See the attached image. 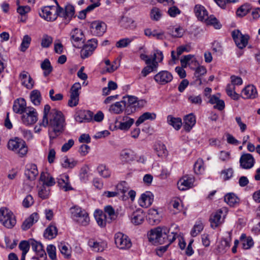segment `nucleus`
I'll list each match as a JSON object with an SVG mask.
<instances>
[{
	"label": "nucleus",
	"instance_id": "nucleus-64",
	"mask_svg": "<svg viewBox=\"0 0 260 260\" xmlns=\"http://www.w3.org/2000/svg\"><path fill=\"white\" fill-rule=\"evenodd\" d=\"M30 245V243L27 241H22L19 243V248L22 251V255L26 254L29 249Z\"/></svg>",
	"mask_w": 260,
	"mask_h": 260
},
{
	"label": "nucleus",
	"instance_id": "nucleus-3",
	"mask_svg": "<svg viewBox=\"0 0 260 260\" xmlns=\"http://www.w3.org/2000/svg\"><path fill=\"white\" fill-rule=\"evenodd\" d=\"M169 230L167 227H157L150 230L148 234L149 240L154 244H162L168 238Z\"/></svg>",
	"mask_w": 260,
	"mask_h": 260
},
{
	"label": "nucleus",
	"instance_id": "nucleus-20",
	"mask_svg": "<svg viewBox=\"0 0 260 260\" xmlns=\"http://www.w3.org/2000/svg\"><path fill=\"white\" fill-rule=\"evenodd\" d=\"M137 98L133 96H126L123 98L122 101L126 103V114L129 115L136 110Z\"/></svg>",
	"mask_w": 260,
	"mask_h": 260
},
{
	"label": "nucleus",
	"instance_id": "nucleus-27",
	"mask_svg": "<svg viewBox=\"0 0 260 260\" xmlns=\"http://www.w3.org/2000/svg\"><path fill=\"white\" fill-rule=\"evenodd\" d=\"M240 165L244 169H250L254 165V158L251 154L243 155L240 158Z\"/></svg>",
	"mask_w": 260,
	"mask_h": 260
},
{
	"label": "nucleus",
	"instance_id": "nucleus-41",
	"mask_svg": "<svg viewBox=\"0 0 260 260\" xmlns=\"http://www.w3.org/2000/svg\"><path fill=\"white\" fill-rule=\"evenodd\" d=\"M95 219L98 225L101 227H105L106 224V215L102 211L96 210L94 213Z\"/></svg>",
	"mask_w": 260,
	"mask_h": 260
},
{
	"label": "nucleus",
	"instance_id": "nucleus-36",
	"mask_svg": "<svg viewBox=\"0 0 260 260\" xmlns=\"http://www.w3.org/2000/svg\"><path fill=\"white\" fill-rule=\"evenodd\" d=\"M93 113L89 111H80L78 113V115L76 117V120L79 122L84 121H89L92 120Z\"/></svg>",
	"mask_w": 260,
	"mask_h": 260
},
{
	"label": "nucleus",
	"instance_id": "nucleus-22",
	"mask_svg": "<svg viewBox=\"0 0 260 260\" xmlns=\"http://www.w3.org/2000/svg\"><path fill=\"white\" fill-rule=\"evenodd\" d=\"M136 154L130 149H124L120 152V159L124 162H129L136 159Z\"/></svg>",
	"mask_w": 260,
	"mask_h": 260
},
{
	"label": "nucleus",
	"instance_id": "nucleus-35",
	"mask_svg": "<svg viewBox=\"0 0 260 260\" xmlns=\"http://www.w3.org/2000/svg\"><path fill=\"white\" fill-rule=\"evenodd\" d=\"M154 151L157 155L161 158H166L168 155V151L165 144L158 142L154 145Z\"/></svg>",
	"mask_w": 260,
	"mask_h": 260
},
{
	"label": "nucleus",
	"instance_id": "nucleus-34",
	"mask_svg": "<svg viewBox=\"0 0 260 260\" xmlns=\"http://www.w3.org/2000/svg\"><path fill=\"white\" fill-rule=\"evenodd\" d=\"M39 174L37 166L35 164H31L27 166L25 171V175L29 180H34Z\"/></svg>",
	"mask_w": 260,
	"mask_h": 260
},
{
	"label": "nucleus",
	"instance_id": "nucleus-25",
	"mask_svg": "<svg viewBox=\"0 0 260 260\" xmlns=\"http://www.w3.org/2000/svg\"><path fill=\"white\" fill-rule=\"evenodd\" d=\"M57 183L59 187L66 191L73 189L70 184L69 177L66 174L59 176Z\"/></svg>",
	"mask_w": 260,
	"mask_h": 260
},
{
	"label": "nucleus",
	"instance_id": "nucleus-53",
	"mask_svg": "<svg viewBox=\"0 0 260 260\" xmlns=\"http://www.w3.org/2000/svg\"><path fill=\"white\" fill-rule=\"evenodd\" d=\"M97 171L102 177L107 178L111 176V172L109 168L104 164H100L97 168Z\"/></svg>",
	"mask_w": 260,
	"mask_h": 260
},
{
	"label": "nucleus",
	"instance_id": "nucleus-51",
	"mask_svg": "<svg viewBox=\"0 0 260 260\" xmlns=\"http://www.w3.org/2000/svg\"><path fill=\"white\" fill-rule=\"evenodd\" d=\"M224 201L230 206H234L238 203L239 199L234 193H228L224 196Z\"/></svg>",
	"mask_w": 260,
	"mask_h": 260
},
{
	"label": "nucleus",
	"instance_id": "nucleus-45",
	"mask_svg": "<svg viewBox=\"0 0 260 260\" xmlns=\"http://www.w3.org/2000/svg\"><path fill=\"white\" fill-rule=\"evenodd\" d=\"M88 245L96 252H102L107 247V244L104 241L98 242L91 240L89 241Z\"/></svg>",
	"mask_w": 260,
	"mask_h": 260
},
{
	"label": "nucleus",
	"instance_id": "nucleus-28",
	"mask_svg": "<svg viewBox=\"0 0 260 260\" xmlns=\"http://www.w3.org/2000/svg\"><path fill=\"white\" fill-rule=\"evenodd\" d=\"M119 25L121 27L124 28H129L133 29L136 27L135 21L131 17L123 16L119 21Z\"/></svg>",
	"mask_w": 260,
	"mask_h": 260
},
{
	"label": "nucleus",
	"instance_id": "nucleus-12",
	"mask_svg": "<svg viewBox=\"0 0 260 260\" xmlns=\"http://www.w3.org/2000/svg\"><path fill=\"white\" fill-rule=\"evenodd\" d=\"M232 36L237 46L241 49L246 46L249 39V35H243L238 29L233 30Z\"/></svg>",
	"mask_w": 260,
	"mask_h": 260
},
{
	"label": "nucleus",
	"instance_id": "nucleus-14",
	"mask_svg": "<svg viewBox=\"0 0 260 260\" xmlns=\"http://www.w3.org/2000/svg\"><path fill=\"white\" fill-rule=\"evenodd\" d=\"M98 45V41L95 39H91L84 44L83 48L81 50V56L83 58H87L90 56L95 49Z\"/></svg>",
	"mask_w": 260,
	"mask_h": 260
},
{
	"label": "nucleus",
	"instance_id": "nucleus-49",
	"mask_svg": "<svg viewBox=\"0 0 260 260\" xmlns=\"http://www.w3.org/2000/svg\"><path fill=\"white\" fill-rule=\"evenodd\" d=\"M30 99L33 104L36 106L39 105L42 100L41 94L40 91L37 89H35L31 91L30 94Z\"/></svg>",
	"mask_w": 260,
	"mask_h": 260
},
{
	"label": "nucleus",
	"instance_id": "nucleus-24",
	"mask_svg": "<svg viewBox=\"0 0 260 260\" xmlns=\"http://www.w3.org/2000/svg\"><path fill=\"white\" fill-rule=\"evenodd\" d=\"M194 12L199 20L204 22L208 18V13L205 8L201 5H196L194 8Z\"/></svg>",
	"mask_w": 260,
	"mask_h": 260
},
{
	"label": "nucleus",
	"instance_id": "nucleus-39",
	"mask_svg": "<svg viewBox=\"0 0 260 260\" xmlns=\"http://www.w3.org/2000/svg\"><path fill=\"white\" fill-rule=\"evenodd\" d=\"M228 234L229 237L222 239L218 245L217 250L219 253L225 252L231 246V232H229Z\"/></svg>",
	"mask_w": 260,
	"mask_h": 260
},
{
	"label": "nucleus",
	"instance_id": "nucleus-13",
	"mask_svg": "<svg viewBox=\"0 0 260 260\" xmlns=\"http://www.w3.org/2000/svg\"><path fill=\"white\" fill-rule=\"evenodd\" d=\"M25 114L22 116V121L26 125H32L38 120V113L35 109L28 107L25 112Z\"/></svg>",
	"mask_w": 260,
	"mask_h": 260
},
{
	"label": "nucleus",
	"instance_id": "nucleus-4",
	"mask_svg": "<svg viewBox=\"0 0 260 260\" xmlns=\"http://www.w3.org/2000/svg\"><path fill=\"white\" fill-rule=\"evenodd\" d=\"M8 148L9 150L18 154L20 157L25 155L28 151L25 142L17 137L9 141Z\"/></svg>",
	"mask_w": 260,
	"mask_h": 260
},
{
	"label": "nucleus",
	"instance_id": "nucleus-11",
	"mask_svg": "<svg viewBox=\"0 0 260 260\" xmlns=\"http://www.w3.org/2000/svg\"><path fill=\"white\" fill-rule=\"evenodd\" d=\"M114 241L116 246L119 249H126L132 246L131 240L127 236L120 232L115 234Z\"/></svg>",
	"mask_w": 260,
	"mask_h": 260
},
{
	"label": "nucleus",
	"instance_id": "nucleus-30",
	"mask_svg": "<svg viewBox=\"0 0 260 260\" xmlns=\"http://www.w3.org/2000/svg\"><path fill=\"white\" fill-rule=\"evenodd\" d=\"M144 34L148 37H153L157 40H163L165 37V32L161 30L151 28H146L144 30Z\"/></svg>",
	"mask_w": 260,
	"mask_h": 260
},
{
	"label": "nucleus",
	"instance_id": "nucleus-56",
	"mask_svg": "<svg viewBox=\"0 0 260 260\" xmlns=\"http://www.w3.org/2000/svg\"><path fill=\"white\" fill-rule=\"evenodd\" d=\"M134 38H125L119 40L116 43V47L118 48H122L128 47Z\"/></svg>",
	"mask_w": 260,
	"mask_h": 260
},
{
	"label": "nucleus",
	"instance_id": "nucleus-5",
	"mask_svg": "<svg viewBox=\"0 0 260 260\" xmlns=\"http://www.w3.org/2000/svg\"><path fill=\"white\" fill-rule=\"evenodd\" d=\"M0 222L7 228H12L16 223L15 216L9 209L2 207L0 208Z\"/></svg>",
	"mask_w": 260,
	"mask_h": 260
},
{
	"label": "nucleus",
	"instance_id": "nucleus-52",
	"mask_svg": "<svg viewBox=\"0 0 260 260\" xmlns=\"http://www.w3.org/2000/svg\"><path fill=\"white\" fill-rule=\"evenodd\" d=\"M207 25L213 26L215 29H219L221 28L222 25L219 21V20L214 16L210 15L208 16V18L206 20L204 21Z\"/></svg>",
	"mask_w": 260,
	"mask_h": 260
},
{
	"label": "nucleus",
	"instance_id": "nucleus-32",
	"mask_svg": "<svg viewBox=\"0 0 260 260\" xmlns=\"http://www.w3.org/2000/svg\"><path fill=\"white\" fill-rule=\"evenodd\" d=\"M196 122L195 116L191 113L186 115L184 118L183 127L187 132H189Z\"/></svg>",
	"mask_w": 260,
	"mask_h": 260
},
{
	"label": "nucleus",
	"instance_id": "nucleus-31",
	"mask_svg": "<svg viewBox=\"0 0 260 260\" xmlns=\"http://www.w3.org/2000/svg\"><path fill=\"white\" fill-rule=\"evenodd\" d=\"M126 103L124 101H121L116 102L114 104L111 105L109 108V111L114 114H118L125 110L126 113Z\"/></svg>",
	"mask_w": 260,
	"mask_h": 260
},
{
	"label": "nucleus",
	"instance_id": "nucleus-17",
	"mask_svg": "<svg viewBox=\"0 0 260 260\" xmlns=\"http://www.w3.org/2000/svg\"><path fill=\"white\" fill-rule=\"evenodd\" d=\"M173 78L172 74L167 71H161L154 77L155 81L160 85H165L170 82Z\"/></svg>",
	"mask_w": 260,
	"mask_h": 260
},
{
	"label": "nucleus",
	"instance_id": "nucleus-43",
	"mask_svg": "<svg viewBox=\"0 0 260 260\" xmlns=\"http://www.w3.org/2000/svg\"><path fill=\"white\" fill-rule=\"evenodd\" d=\"M209 102L211 104H215L214 108L220 111L222 110L225 107L224 102L223 100H220L217 95H213L210 96Z\"/></svg>",
	"mask_w": 260,
	"mask_h": 260
},
{
	"label": "nucleus",
	"instance_id": "nucleus-55",
	"mask_svg": "<svg viewBox=\"0 0 260 260\" xmlns=\"http://www.w3.org/2000/svg\"><path fill=\"white\" fill-rule=\"evenodd\" d=\"M160 216L157 210L150 209L148 211V219L152 220L154 223H157L160 221Z\"/></svg>",
	"mask_w": 260,
	"mask_h": 260
},
{
	"label": "nucleus",
	"instance_id": "nucleus-48",
	"mask_svg": "<svg viewBox=\"0 0 260 260\" xmlns=\"http://www.w3.org/2000/svg\"><path fill=\"white\" fill-rule=\"evenodd\" d=\"M240 240L244 249H248L253 245L254 243L252 238L251 237H247L245 234L241 235Z\"/></svg>",
	"mask_w": 260,
	"mask_h": 260
},
{
	"label": "nucleus",
	"instance_id": "nucleus-10",
	"mask_svg": "<svg viewBox=\"0 0 260 260\" xmlns=\"http://www.w3.org/2000/svg\"><path fill=\"white\" fill-rule=\"evenodd\" d=\"M180 62L182 67H177L175 68V71L181 78L186 77V72L183 68H186L187 65L190 66L191 64H194L195 66L198 64L197 61L193 58V56L190 54L184 56L181 59Z\"/></svg>",
	"mask_w": 260,
	"mask_h": 260
},
{
	"label": "nucleus",
	"instance_id": "nucleus-33",
	"mask_svg": "<svg viewBox=\"0 0 260 260\" xmlns=\"http://www.w3.org/2000/svg\"><path fill=\"white\" fill-rule=\"evenodd\" d=\"M134 123V119L127 116H123L122 120L118 122V128L122 131H127Z\"/></svg>",
	"mask_w": 260,
	"mask_h": 260
},
{
	"label": "nucleus",
	"instance_id": "nucleus-18",
	"mask_svg": "<svg viewBox=\"0 0 260 260\" xmlns=\"http://www.w3.org/2000/svg\"><path fill=\"white\" fill-rule=\"evenodd\" d=\"M194 179L191 176H185L178 182L177 185L179 190H185L193 186Z\"/></svg>",
	"mask_w": 260,
	"mask_h": 260
},
{
	"label": "nucleus",
	"instance_id": "nucleus-29",
	"mask_svg": "<svg viewBox=\"0 0 260 260\" xmlns=\"http://www.w3.org/2000/svg\"><path fill=\"white\" fill-rule=\"evenodd\" d=\"M145 218V214L141 209L137 210L131 216V222L135 225L141 224Z\"/></svg>",
	"mask_w": 260,
	"mask_h": 260
},
{
	"label": "nucleus",
	"instance_id": "nucleus-8",
	"mask_svg": "<svg viewBox=\"0 0 260 260\" xmlns=\"http://www.w3.org/2000/svg\"><path fill=\"white\" fill-rule=\"evenodd\" d=\"M41 17L47 21H53L57 18V5L47 6L41 8L39 12Z\"/></svg>",
	"mask_w": 260,
	"mask_h": 260
},
{
	"label": "nucleus",
	"instance_id": "nucleus-2",
	"mask_svg": "<svg viewBox=\"0 0 260 260\" xmlns=\"http://www.w3.org/2000/svg\"><path fill=\"white\" fill-rule=\"evenodd\" d=\"M71 217L74 222L82 226H87L90 222L87 212L78 206H74L69 210Z\"/></svg>",
	"mask_w": 260,
	"mask_h": 260
},
{
	"label": "nucleus",
	"instance_id": "nucleus-57",
	"mask_svg": "<svg viewBox=\"0 0 260 260\" xmlns=\"http://www.w3.org/2000/svg\"><path fill=\"white\" fill-rule=\"evenodd\" d=\"M150 15L152 20L158 21L162 17V12L158 8L154 7L151 10Z\"/></svg>",
	"mask_w": 260,
	"mask_h": 260
},
{
	"label": "nucleus",
	"instance_id": "nucleus-60",
	"mask_svg": "<svg viewBox=\"0 0 260 260\" xmlns=\"http://www.w3.org/2000/svg\"><path fill=\"white\" fill-rule=\"evenodd\" d=\"M31 39L28 35H25L22 39L21 45L20 50L22 52H25L26 49L29 47Z\"/></svg>",
	"mask_w": 260,
	"mask_h": 260
},
{
	"label": "nucleus",
	"instance_id": "nucleus-59",
	"mask_svg": "<svg viewBox=\"0 0 260 260\" xmlns=\"http://www.w3.org/2000/svg\"><path fill=\"white\" fill-rule=\"evenodd\" d=\"M49 188L45 185L41 186L39 189V197L43 200L48 198L49 197Z\"/></svg>",
	"mask_w": 260,
	"mask_h": 260
},
{
	"label": "nucleus",
	"instance_id": "nucleus-26",
	"mask_svg": "<svg viewBox=\"0 0 260 260\" xmlns=\"http://www.w3.org/2000/svg\"><path fill=\"white\" fill-rule=\"evenodd\" d=\"M26 104L23 98L18 99L14 102L13 109L14 112L18 114H22L26 111Z\"/></svg>",
	"mask_w": 260,
	"mask_h": 260
},
{
	"label": "nucleus",
	"instance_id": "nucleus-63",
	"mask_svg": "<svg viewBox=\"0 0 260 260\" xmlns=\"http://www.w3.org/2000/svg\"><path fill=\"white\" fill-rule=\"evenodd\" d=\"M194 170L196 173L201 174L204 171V162L202 159L199 158L194 165Z\"/></svg>",
	"mask_w": 260,
	"mask_h": 260
},
{
	"label": "nucleus",
	"instance_id": "nucleus-40",
	"mask_svg": "<svg viewBox=\"0 0 260 260\" xmlns=\"http://www.w3.org/2000/svg\"><path fill=\"white\" fill-rule=\"evenodd\" d=\"M38 218L39 217L37 213H32L23 222L22 225V229L23 230H27L29 229L35 222L38 221Z\"/></svg>",
	"mask_w": 260,
	"mask_h": 260
},
{
	"label": "nucleus",
	"instance_id": "nucleus-58",
	"mask_svg": "<svg viewBox=\"0 0 260 260\" xmlns=\"http://www.w3.org/2000/svg\"><path fill=\"white\" fill-rule=\"evenodd\" d=\"M227 94L234 100H238L239 99V95L235 91V87L233 85L229 84L226 88Z\"/></svg>",
	"mask_w": 260,
	"mask_h": 260
},
{
	"label": "nucleus",
	"instance_id": "nucleus-50",
	"mask_svg": "<svg viewBox=\"0 0 260 260\" xmlns=\"http://www.w3.org/2000/svg\"><path fill=\"white\" fill-rule=\"evenodd\" d=\"M58 248L61 253L65 258H69L71 256V248L68 244L60 243L58 245Z\"/></svg>",
	"mask_w": 260,
	"mask_h": 260
},
{
	"label": "nucleus",
	"instance_id": "nucleus-42",
	"mask_svg": "<svg viewBox=\"0 0 260 260\" xmlns=\"http://www.w3.org/2000/svg\"><path fill=\"white\" fill-rule=\"evenodd\" d=\"M57 234V229L54 224L49 225L44 233V237L48 239L54 238Z\"/></svg>",
	"mask_w": 260,
	"mask_h": 260
},
{
	"label": "nucleus",
	"instance_id": "nucleus-21",
	"mask_svg": "<svg viewBox=\"0 0 260 260\" xmlns=\"http://www.w3.org/2000/svg\"><path fill=\"white\" fill-rule=\"evenodd\" d=\"M19 79L21 84L28 89L32 88L34 82L28 73L26 71L22 72L19 76Z\"/></svg>",
	"mask_w": 260,
	"mask_h": 260
},
{
	"label": "nucleus",
	"instance_id": "nucleus-61",
	"mask_svg": "<svg viewBox=\"0 0 260 260\" xmlns=\"http://www.w3.org/2000/svg\"><path fill=\"white\" fill-rule=\"evenodd\" d=\"M104 211L109 216L110 220H115L117 218V214L111 206L108 205L105 207Z\"/></svg>",
	"mask_w": 260,
	"mask_h": 260
},
{
	"label": "nucleus",
	"instance_id": "nucleus-7",
	"mask_svg": "<svg viewBox=\"0 0 260 260\" xmlns=\"http://www.w3.org/2000/svg\"><path fill=\"white\" fill-rule=\"evenodd\" d=\"M228 212V209L226 207H223L213 212L210 218L211 227L212 228H216L222 224L224 221Z\"/></svg>",
	"mask_w": 260,
	"mask_h": 260
},
{
	"label": "nucleus",
	"instance_id": "nucleus-44",
	"mask_svg": "<svg viewBox=\"0 0 260 260\" xmlns=\"http://www.w3.org/2000/svg\"><path fill=\"white\" fill-rule=\"evenodd\" d=\"M167 122L176 130H179L182 125V120L180 118L174 117L172 115L168 116Z\"/></svg>",
	"mask_w": 260,
	"mask_h": 260
},
{
	"label": "nucleus",
	"instance_id": "nucleus-6",
	"mask_svg": "<svg viewBox=\"0 0 260 260\" xmlns=\"http://www.w3.org/2000/svg\"><path fill=\"white\" fill-rule=\"evenodd\" d=\"M56 5H57V17H60L63 18L64 22L68 23L75 15V8L70 5H67L64 8L61 7L58 5L56 0H54Z\"/></svg>",
	"mask_w": 260,
	"mask_h": 260
},
{
	"label": "nucleus",
	"instance_id": "nucleus-1",
	"mask_svg": "<svg viewBox=\"0 0 260 260\" xmlns=\"http://www.w3.org/2000/svg\"><path fill=\"white\" fill-rule=\"evenodd\" d=\"M40 125L48 127L49 138L51 141L63 132L65 127V119L61 112L53 109L47 118L45 117L42 119Z\"/></svg>",
	"mask_w": 260,
	"mask_h": 260
},
{
	"label": "nucleus",
	"instance_id": "nucleus-23",
	"mask_svg": "<svg viewBox=\"0 0 260 260\" xmlns=\"http://www.w3.org/2000/svg\"><path fill=\"white\" fill-rule=\"evenodd\" d=\"M153 195L150 191H146L141 194L139 200V204L142 207H148L153 201Z\"/></svg>",
	"mask_w": 260,
	"mask_h": 260
},
{
	"label": "nucleus",
	"instance_id": "nucleus-62",
	"mask_svg": "<svg viewBox=\"0 0 260 260\" xmlns=\"http://www.w3.org/2000/svg\"><path fill=\"white\" fill-rule=\"evenodd\" d=\"M53 38L48 35L45 34L43 36L41 41V46L43 48H48L52 44Z\"/></svg>",
	"mask_w": 260,
	"mask_h": 260
},
{
	"label": "nucleus",
	"instance_id": "nucleus-19",
	"mask_svg": "<svg viewBox=\"0 0 260 260\" xmlns=\"http://www.w3.org/2000/svg\"><path fill=\"white\" fill-rule=\"evenodd\" d=\"M242 97L244 99H254L258 96L257 89L253 85H248L242 91Z\"/></svg>",
	"mask_w": 260,
	"mask_h": 260
},
{
	"label": "nucleus",
	"instance_id": "nucleus-16",
	"mask_svg": "<svg viewBox=\"0 0 260 260\" xmlns=\"http://www.w3.org/2000/svg\"><path fill=\"white\" fill-rule=\"evenodd\" d=\"M90 28L93 35L102 36L105 32L107 25L105 23L100 21H94L91 23Z\"/></svg>",
	"mask_w": 260,
	"mask_h": 260
},
{
	"label": "nucleus",
	"instance_id": "nucleus-15",
	"mask_svg": "<svg viewBox=\"0 0 260 260\" xmlns=\"http://www.w3.org/2000/svg\"><path fill=\"white\" fill-rule=\"evenodd\" d=\"M30 244L31 246L32 249L36 252L37 256H33V259H38V260H45L46 258V254L43 249L42 244L35 241L31 240Z\"/></svg>",
	"mask_w": 260,
	"mask_h": 260
},
{
	"label": "nucleus",
	"instance_id": "nucleus-54",
	"mask_svg": "<svg viewBox=\"0 0 260 260\" xmlns=\"http://www.w3.org/2000/svg\"><path fill=\"white\" fill-rule=\"evenodd\" d=\"M41 68L44 71V75L46 77L49 75L52 71V67L51 65L50 61L46 59L41 63Z\"/></svg>",
	"mask_w": 260,
	"mask_h": 260
},
{
	"label": "nucleus",
	"instance_id": "nucleus-47",
	"mask_svg": "<svg viewBox=\"0 0 260 260\" xmlns=\"http://www.w3.org/2000/svg\"><path fill=\"white\" fill-rule=\"evenodd\" d=\"M168 30L169 34L173 38H181L184 33V29L180 26H170Z\"/></svg>",
	"mask_w": 260,
	"mask_h": 260
},
{
	"label": "nucleus",
	"instance_id": "nucleus-37",
	"mask_svg": "<svg viewBox=\"0 0 260 260\" xmlns=\"http://www.w3.org/2000/svg\"><path fill=\"white\" fill-rule=\"evenodd\" d=\"M78 160L73 158H69L67 156L63 157L61 159V165L65 169H72L75 167L78 164Z\"/></svg>",
	"mask_w": 260,
	"mask_h": 260
},
{
	"label": "nucleus",
	"instance_id": "nucleus-46",
	"mask_svg": "<svg viewBox=\"0 0 260 260\" xmlns=\"http://www.w3.org/2000/svg\"><path fill=\"white\" fill-rule=\"evenodd\" d=\"M156 118V114L154 113L145 112L141 115L136 121L135 124L137 126L143 123L147 120H153Z\"/></svg>",
	"mask_w": 260,
	"mask_h": 260
},
{
	"label": "nucleus",
	"instance_id": "nucleus-38",
	"mask_svg": "<svg viewBox=\"0 0 260 260\" xmlns=\"http://www.w3.org/2000/svg\"><path fill=\"white\" fill-rule=\"evenodd\" d=\"M40 180L43 182V185L47 187L53 186L55 183L54 178L47 173L42 172L40 175Z\"/></svg>",
	"mask_w": 260,
	"mask_h": 260
},
{
	"label": "nucleus",
	"instance_id": "nucleus-9",
	"mask_svg": "<svg viewBox=\"0 0 260 260\" xmlns=\"http://www.w3.org/2000/svg\"><path fill=\"white\" fill-rule=\"evenodd\" d=\"M70 40L74 47L77 48H82L85 40L83 31L78 28L72 30L70 32Z\"/></svg>",
	"mask_w": 260,
	"mask_h": 260
}]
</instances>
